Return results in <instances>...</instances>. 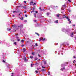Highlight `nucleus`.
Wrapping results in <instances>:
<instances>
[{
	"label": "nucleus",
	"instance_id": "nucleus-56",
	"mask_svg": "<svg viewBox=\"0 0 76 76\" xmlns=\"http://www.w3.org/2000/svg\"><path fill=\"white\" fill-rule=\"evenodd\" d=\"M36 60H38V58H36L35 59Z\"/></svg>",
	"mask_w": 76,
	"mask_h": 76
},
{
	"label": "nucleus",
	"instance_id": "nucleus-33",
	"mask_svg": "<svg viewBox=\"0 0 76 76\" xmlns=\"http://www.w3.org/2000/svg\"><path fill=\"white\" fill-rule=\"evenodd\" d=\"M38 56H39V57H41V55H40L39 54H38Z\"/></svg>",
	"mask_w": 76,
	"mask_h": 76
},
{
	"label": "nucleus",
	"instance_id": "nucleus-47",
	"mask_svg": "<svg viewBox=\"0 0 76 76\" xmlns=\"http://www.w3.org/2000/svg\"><path fill=\"white\" fill-rule=\"evenodd\" d=\"M50 6H48V9H49V10H50Z\"/></svg>",
	"mask_w": 76,
	"mask_h": 76
},
{
	"label": "nucleus",
	"instance_id": "nucleus-2",
	"mask_svg": "<svg viewBox=\"0 0 76 76\" xmlns=\"http://www.w3.org/2000/svg\"><path fill=\"white\" fill-rule=\"evenodd\" d=\"M65 33L66 34H68V33H69V32H70V31H71V30L70 29H68L67 30H65Z\"/></svg>",
	"mask_w": 76,
	"mask_h": 76
},
{
	"label": "nucleus",
	"instance_id": "nucleus-24",
	"mask_svg": "<svg viewBox=\"0 0 76 76\" xmlns=\"http://www.w3.org/2000/svg\"><path fill=\"white\" fill-rule=\"evenodd\" d=\"M50 72H48V75L49 76H50V75H50Z\"/></svg>",
	"mask_w": 76,
	"mask_h": 76
},
{
	"label": "nucleus",
	"instance_id": "nucleus-48",
	"mask_svg": "<svg viewBox=\"0 0 76 76\" xmlns=\"http://www.w3.org/2000/svg\"><path fill=\"white\" fill-rule=\"evenodd\" d=\"M68 11L69 12H71V10H69Z\"/></svg>",
	"mask_w": 76,
	"mask_h": 76
},
{
	"label": "nucleus",
	"instance_id": "nucleus-60",
	"mask_svg": "<svg viewBox=\"0 0 76 76\" xmlns=\"http://www.w3.org/2000/svg\"><path fill=\"white\" fill-rule=\"evenodd\" d=\"M16 31L15 30L14 31V32H16Z\"/></svg>",
	"mask_w": 76,
	"mask_h": 76
},
{
	"label": "nucleus",
	"instance_id": "nucleus-17",
	"mask_svg": "<svg viewBox=\"0 0 76 76\" xmlns=\"http://www.w3.org/2000/svg\"><path fill=\"white\" fill-rule=\"evenodd\" d=\"M35 34H36V35H37L38 36H39V34L38 33H35Z\"/></svg>",
	"mask_w": 76,
	"mask_h": 76
},
{
	"label": "nucleus",
	"instance_id": "nucleus-7",
	"mask_svg": "<svg viewBox=\"0 0 76 76\" xmlns=\"http://www.w3.org/2000/svg\"><path fill=\"white\" fill-rule=\"evenodd\" d=\"M12 26L14 28H16L17 27L16 25H15V24H14V25Z\"/></svg>",
	"mask_w": 76,
	"mask_h": 76
},
{
	"label": "nucleus",
	"instance_id": "nucleus-51",
	"mask_svg": "<svg viewBox=\"0 0 76 76\" xmlns=\"http://www.w3.org/2000/svg\"><path fill=\"white\" fill-rule=\"evenodd\" d=\"M31 67H32V64H31Z\"/></svg>",
	"mask_w": 76,
	"mask_h": 76
},
{
	"label": "nucleus",
	"instance_id": "nucleus-49",
	"mask_svg": "<svg viewBox=\"0 0 76 76\" xmlns=\"http://www.w3.org/2000/svg\"><path fill=\"white\" fill-rule=\"evenodd\" d=\"M3 62H4V63H5V61H4V60H3Z\"/></svg>",
	"mask_w": 76,
	"mask_h": 76
},
{
	"label": "nucleus",
	"instance_id": "nucleus-12",
	"mask_svg": "<svg viewBox=\"0 0 76 76\" xmlns=\"http://www.w3.org/2000/svg\"><path fill=\"white\" fill-rule=\"evenodd\" d=\"M66 65H65L64 64H62L61 65V67H64L65 66H66Z\"/></svg>",
	"mask_w": 76,
	"mask_h": 76
},
{
	"label": "nucleus",
	"instance_id": "nucleus-64",
	"mask_svg": "<svg viewBox=\"0 0 76 76\" xmlns=\"http://www.w3.org/2000/svg\"><path fill=\"white\" fill-rule=\"evenodd\" d=\"M34 21V22H37V20H35Z\"/></svg>",
	"mask_w": 76,
	"mask_h": 76
},
{
	"label": "nucleus",
	"instance_id": "nucleus-9",
	"mask_svg": "<svg viewBox=\"0 0 76 76\" xmlns=\"http://www.w3.org/2000/svg\"><path fill=\"white\" fill-rule=\"evenodd\" d=\"M67 43H63L62 44V45H63V46L67 45Z\"/></svg>",
	"mask_w": 76,
	"mask_h": 76
},
{
	"label": "nucleus",
	"instance_id": "nucleus-30",
	"mask_svg": "<svg viewBox=\"0 0 76 76\" xmlns=\"http://www.w3.org/2000/svg\"><path fill=\"white\" fill-rule=\"evenodd\" d=\"M39 9L41 11H42L43 10L41 9V7L39 8Z\"/></svg>",
	"mask_w": 76,
	"mask_h": 76
},
{
	"label": "nucleus",
	"instance_id": "nucleus-4",
	"mask_svg": "<svg viewBox=\"0 0 76 76\" xmlns=\"http://www.w3.org/2000/svg\"><path fill=\"white\" fill-rule=\"evenodd\" d=\"M45 39V38H44L43 39V38H41L39 40V41H41V40H42V41H44Z\"/></svg>",
	"mask_w": 76,
	"mask_h": 76
},
{
	"label": "nucleus",
	"instance_id": "nucleus-5",
	"mask_svg": "<svg viewBox=\"0 0 76 76\" xmlns=\"http://www.w3.org/2000/svg\"><path fill=\"white\" fill-rule=\"evenodd\" d=\"M23 24H21L20 26H18V28H23Z\"/></svg>",
	"mask_w": 76,
	"mask_h": 76
},
{
	"label": "nucleus",
	"instance_id": "nucleus-37",
	"mask_svg": "<svg viewBox=\"0 0 76 76\" xmlns=\"http://www.w3.org/2000/svg\"><path fill=\"white\" fill-rule=\"evenodd\" d=\"M35 9V7H34L33 9L34 10Z\"/></svg>",
	"mask_w": 76,
	"mask_h": 76
},
{
	"label": "nucleus",
	"instance_id": "nucleus-61",
	"mask_svg": "<svg viewBox=\"0 0 76 76\" xmlns=\"http://www.w3.org/2000/svg\"><path fill=\"white\" fill-rule=\"evenodd\" d=\"M17 7H20V6H17Z\"/></svg>",
	"mask_w": 76,
	"mask_h": 76
},
{
	"label": "nucleus",
	"instance_id": "nucleus-44",
	"mask_svg": "<svg viewBox=\"0 0 76 76\" xmlns=\"http://www.w3.org/2000/svg\"><path fill=\"white\" fill-rule=\"evenodd\" d=\"M76 62V61L75 60H74V61H73V63H75Z\"/></svg>",
	"mask_w": 76,
	"mask_h": 76
},
{
	"label": "nucleus",
	"instance_id": "nucleus-54",
	"mask_svg": "<svg viewBox=\"0 0 76 76\" xmlns=\"http://www.w3.org/2000/svg\"><path fill=\"white\" fill-rule=\"evenodd\" d=\"M73 26H75V24L73 25Z\"/></svg>",
	"mask_w": 76,
	"mask_h": 76
},
{
	"label": "nucleus",
	"instance_id": "nucleus-6",
	"mask_svg": "<svg viewBox=\"0 0 76 76\" xmlns=\"http://www.w3.org/2000/svg\"><path fill=\"white\" fill-rule=\"evenodd\" d=\"M66 7V6L65 5H63L62 7V8L63 9H65Z\"/></svg>",
	"mask_w": 76,
	"mask_h": 76
},
{
	"label": "nucleus",
	"instance_id": "nucleus-45",
	"mask_svg": "<svg viewBox=\"0 0 76 76\" xmlns=\"http://www.w3.org/2000/svg\"><path fill=\"white\" fill-rule=\"evenodd\" d=\"M34 12H35L36 13H38V11H34Z\"/></svg>",
	"mask_w": 76,
	"mask_h": 76
},
{
	"label": "nucleus",
	"instance_id": "nucleus-58",
	"mask_svg": "<svg viewBox=\"0 0 76 76\" xmlns=\"http://www.w3.org/2000/svg\"><path fill=\"white\" fill-rule=\"evenodd\" d=\"M23 46H24V45H22V47H23Z\"/></svg>",
	"mask_w": 76,
	"mask_h": 76
},
{
	"label": "nucleus",
	"instance_id": "nucleus-46",
	"mask_svg": "<svg viewBox=\"0 0 76 76\" xmlns=\"http://www.w3.org/2000/svg\"><path fill=\"white\" fill-rule=\"evenodd\" d=\"M68 1H69V2H71V1H70V0H68Z\"/></svg>",
	"mask_w": 76,
	"mask_h": 76
},
{
	"label": "nucleus",
	"instance_id": "nucleus-28",
	"mask_svg": "<svg viewBox=\"0 0 76 76\" xmlns=\"http://www.w3.org/2000/svg\"><path fill=\"white\" fill-rule=\"evenodd\" d=\"M20 20H23V17H22L21 18H20Z\"/></svg>",
	"mask_w": 76,
	"mask_h": 76
},
{
	"label": "nucleus",
	"instance_id": "nucleus-57",
	"mask_svg": "<svg viewBox=\"0 0 76 76\" xmlns=\"http://www.w3.org/2000/svg\"><path fill=\"white\" fill-rule=\"evenodd\" d=\"M32 12H33L32 11H31V13H32Z\"/></svg>",
	"mask_w": 76,
	"mask_h": 76
},
{
	"label": "nucleus",
	"instance_id": "nucleus-63",
	"mask_svg": "<svg viewBox=\"0 0 76 76\" xmlns=\"http://www.w3.org/2000/svg\"><path fill=\"white\" fill-rule=\"evenodd\" d=\"M57 7H57V6H56V8H57Z\"/></svg>",
	"mask_w": 76,
	"mask_h": 76
},
{
	"label": "nucleus",
	"instance_id": "nucleus-29",
	"mask_svg": "<svg viewBox=\"0 0 76 76\" xmlns=\"http://www.w3.org/2000/svg\"><path fill=\"white\" fill-rule=\"evenodd\" d=\"M48 22H49V23H50V22H51V20H50V19H49Z\"/></svg>",
	"mask_w": 76,
	"mask_h": 76
},
{
	"label": "nucleus",
	"instance_id": "nucleus-32",
	"mask_svg": "<svg viewBox=\"0 0 76 76\" xmlns=\"http://www.w3.org/2000/svg\"><path fill=\"white\" fill-rule=\"evenodd\" d=\"M17 12L16 11H13V13H17Z\"/></svg>",
	"mask_w": 76,
	"mask_h": 76
},
{
	"label": "nucleus",
	"instance_id": "nucleus-1",
	"mask_svg": "<svg viewBox=\"0 0 76 76\" xmlns=\"http://www.w3.org/2000/svg\"><path fill=\"white\" fill-rule=\"evenodd\" d=\"M63 18H66V19L68 21H69V23H71L72 22L70 21V19L68 17H66V15H64L63 16Z\"/></svg>",
	"mask_w": 76,
	"mask_h": 76
},
{
	"label": "nucleus",
	"instance_id": "nucleus-26",
	"mask_svg": "<svg viewBox=\"0 0 76 76\" xmlns=\"http://www.w3.org/2000/svg\"><path fill=\"white\" fill-rule=\"evenodd\" d=\"M44 64H46L47 63L46 61H44Z\"/></svg>",
	"mask_w": 76,
	"mask_h": 76
},
{
	"label": "nucleus",
	"instance_id": "nucleus-11",
	"mask_svg": "<svg viewBox=\"0 0 76 76\" xmlns=\"http://www.w3.org/2000/svg\"><path fill=\"white\" fill-rule=\"evenodd\" d=\"M51 15V13H50V12L48 13V16H49V17H51V15Z\"/></svg>",
	"mask_w": 76,
	"mask_h": 76
},
{
	"label": "nucleus",
	"instance_id": "nucleus-59",
	"mask_svg": "<svg viewBox=\"0 0 76 76\" xmlns=\"http://www.w3.org/2000/svg\"><path fill=\"white\" fill-rule=\"evenodd\" d=\"M69 45V44L67 43V45Z\"/></svg>",
	"mask_w": 76,
	"mask_h": 76
},
{
	"label": "nucleus",
	"instance_id": "nucleus-42",
	"mask_svg": "<svg viewBox=\"0 0 76 76\" xmlns=\"http://www.w3.org/2000/svg\"><path fill=\"white\" fill-rule=\"evenodd\" d=\"M25 17H28V15H25Z\"/></svg>",
	"mask_w": 76,
	"mask_h": 76
},
{
	"label": "nucleus",
	"instance_id": "nucleus-25",
	"mask_svg": "<svg viewBox=\"0 0 76 76\" xmlns=\"http://www.w3.org/2000/svg\"><path fill=\"white\" fill-rule=\"evenodd\" d=\"M35 72H36V74H37V73H38V71H35Z\"/></svg>",
	"mask_w": 76,
	"mask_h": 76
},
{
	"label": "nucleus",
	"instance_id": "nucleus-3",
	"mask_svg": "<svg viewBox=\"0 0 76 76\" xmlns=\"http://www.w3.org/2000/svg\"><path fill=\"white\" fill-rule=\"evenodd\" d=\"M60 14H56L55 15V16H56V17L58 19H61V18H60V17L59 16H60Z\"/></svg>",
	"mask_w": 76,
	"mask_h": 76
},
{
	"label": "nucleus",
	"instance_id": "nucleus-20",
	"mask_svg": "<svg viewBox=\"0 0 76 76\" xmlns=\"http://www.w3.org/2000/svg\"><path fill=\"white\" fill-rule=\"evenodd\" d=\"M32 54L33 56H34L35 55V52H33L32 53Z\"/></svg>",
	"mask_w": 76,
	"mask_h": 76
},
{
	"label": "nucleus",
	"instance_id": "nucleus-16",
	"mask_svg": "<svg viewBox=\"0 0 76 76\" xmlns=\"http://www.w3.org/2000/svg\"><path fill=\"white\" fill-rule=\"evenodd\" d=\"M23 52H25V51H26V49H25V48H24L23 49Z\"/></svg>",
	"mask_w": 76,
	"mask_h": 76
},
{
	"label": "nucleus",
	"instance_id": "nucleus-52",
	"mask_svg": "<svg viewBox=\"0 0 76 76\" xmlns=\"http://www.w3.org/2000/svg\"><path fill=\"white\" fill-rule=\"evenodd\" d=\"M12 17H15V15H12Z\"/></svg>",
	"mask_w": 76,
	"mask_h": 76
},
{
	"label": "nucleus",
	"instance_id": "nucleus-50",
	"mask_svg": "<svg viewBox=\"0 0 76 76\" xmlns=\"http://www.w3.org/2000/svg\"><path fill=\"white\" fill-rule=\"evenodd\" d=\"M76 57H75V56H74V58H76Z\"/></svg>",
	"mask_w": 76,
	"mask_h": 76
},
{
	"label": "nucleus",
	"instance_id": "nucleus-19",
	"mask_svg": "<svg viewBox=\"0 0 76 76\" xmlns=\"http://www.w3.org/2000/svg\"><path fill=\"white\" fill-rule=\"evenodd\" d=\"M61 69V70H62V71H63V69H64V70H65V68H64V67L63 69Z\"/></svg>",
	"mask_w": 76,
	"mask_h": 76
},
{
	"label": "nucleus",
	"instance_id": "nucleus-27",
	"mask_svg": "<svg viewBox=\"0 0 76 76\" xmlns=\"http://www.w3.org/2000/svg\"><path fill=\"white\" fill-rule=\"evenodd\" d=\"M35 45H36V46H38V43H36Z\"/></svg>",
	"mask_w": 76,
	"mask_h": 76
},
{
	"label": "nucleus",
	"instance_id": "nucleus-13",
	"mask_svg": "<svg viewBox=\"0 0 76 76\" xmlns=\"http://www.w3.org/2000/svg\"><path fill=\"white\" fill-rule=\"evenodd\" d=\"M64 30H65V28H62V31H64Z\"/></svg>",
	"mask_w": 76,
	"mask_h": 76
},
{
	"label": "nucleus",
	"instance_id": "nucleus-10",
	"mask_svg": "<svg viewBox=\"0 0 76 76\" xmlns=\"http://www.w3.org/2000/svg\"><path fill=\"white\" fill-rule=\"evenodd\" d=\"M50 7L52 9H54V7H55V6L54 5H51Z\"/></svg>",
	"mask_w": 76,
	"mask_h": 76
},
{
	"label": "nucleus",
	"instance_id": "nucleus-39",
	"mask_svg": "<svg viewBox=\"0 0 76 76\" xmlns=\"http://www.w3.org/2000/svg\"><path fill=\"white\" fill-rule=\"evenodd\" d=\"M23 2L24 3H26V1H23Z\"/></svg>",
	"mask_w": 76,
	"mask_h": 76
},
{
	"label": "nucleus",
	"instance_id": "nucleus-15",
	"mask_svg": "<svg viewBox=\"0 0 76 76\" xmlns=\"http://www.w3.org/2000/svg\"><path fill=\"white\" fill-rule=\"evenodd\" d=\"M54 22V23H58V20H56V21H55Z\"/></svg>",
	"mask_w": 76,
	"mask_h": 76
},
{
	"label": "nucleus",
	"instance_id": "nucleus-40",
	"mask_svg": "<svg viewBox=\"0 0 76 76\" xmlns=\"http://www.w3.org/2000/svg\"><path fill=\"white\" fill-rule=\"evenodd\" d=\"M21 42H24V40H21Z\"/></svg>",
	"mask_w": 76,
	"mask_h": 76
},
{
	"label": "nucleus",
	"instance_id": "nucleus-34",
	"mask_svg": "<svg viewBox=\"0 0 76 76\" xmlns=\"http://www.w3.org/2000/svg\"><path fill=\"white\" fill-rule=\"evenodd\" d=\"M34 5H36V3H34V4H33V6H34Z\"/></svg>",
	"mask_w": 76,
	"mask_h": 76
},
{
	"label": "nucleus",
	"instance_id": "nucleus-43",
	"mask_svg": "<svg viewBox=\"0 0 76 76\" xmlns=\"http://www.w3.org/2000/svg\"><path fill=\"white\" fill-rule=\"evenodd\" d=\"M33 12H34V10L33 9H32L31 10Z\"/></svg>",
	"mask_w": 76,
	"mask_h": 76
},
{
	"label": "nucleus",
	"instance_id": "nucleus-41",
	"mask_svg": "<svg viewBox=\"0 0 76 76\" xmlns=\"http://www.w3.org/2000/svg\"><path fill=\"white\" fill-rule=\"evenodd\" d=\"M23 8H24V9H26V6H23Z\"/></svg>",
	"mask_w": 76,
	"mask_h": 76
},
{
	"label": "nucleus",
	"instance_id": "nucleus-14",
	"mask_svg": "<svg viewBox=\"0 0 76 76\" xmlns=\"http://www.w3.org/2000/svg\"><path fill=\"white\" fill-rule=\"evenodd\" d=\"M33 3H34L33 1H31L30 2V5H32V4H33Z\"/></svg>",
	"mask_w": 76,
	"mask_h": 76
},
{
	"label": "nucleus",
	"instance_id": "nucleus-35",
	"mask_svg": "<svg viewBox=\"0 0 76 76\" xmlns=\"http://www.w3.org/2000/svg\"><path fill=\"white\" fill-rule=\"evenodd\" d=\"M25 61H26V57L24 58Z\"/></svg>",
	"mask_w": 76,
	"mask_h": 76
},
{
	"label": "nucleus",
	"instance_id": "nucleus-31",
	"mask_svg": "<svg viewBox=\"0 0 76 76\" xmlns=\"http://www.w3.org/2000/svg\"><path fill=\"white\" fill-rule=\"evenodd\" d=\"M42 69H45V67L43 66H42Z\"/></svg>",
	"mask_w": 76,
	"mask_h": 76
},
{
	"label": "nucleus",
	"instance_id": "nucleus-23",
	"mask_svg": "<svg viewBox=\"0 0 76 76\" xmlns=\"http://www.w3.org/2000/svg\"><path fill=\"white\" fill-rule=\"evenodd\" d=\"M34 17H35V18H37V17L36 16V14H34Z\"/></svg>",
	"mask_w": 76,
	"mask_h": 76
},
{
	"label": "nucleus",
	"instance_id": "nucleus-53",
	"mask_svg": "<svg viewBox=\"0 0 76 76\" xmlns=\"http://www.w3.org/2000/svg\"><path fill=\"white\" fill-rule=\"evenodd\" d=\"M24 13H26V11H24Z\"/></svg>",
	"mask_w": 76,
	"mask_h": 76
},
{
	"label": "nucleus",
	"instance_id": "nucleus-21",
	"mask_svg": "<svg viewBox=\"0 0 76 76\" xmlns=\"http://www.w3.org/2000/svg\"><path fill=\"white\" fill-rule=\"evenodd\" d=\"M44 71H45V70L44 69H41V71L42 72H44Z\"/></svg>",
	"mask_w": 76,
	"mask_h": 76
},
{
	"label": "nucleus",
	"instance_id": "nucleus-36",
	"mask_svg": "<svg viewBox=\"0 0 76 76\" xmlns=\"http://www.w3.org/2000/svg\"><path fill=\"white\" fill-rule=\"evenodd\" d=\"M33 56H30V58H31V59H32V58H33Z\"/></svg>",
	"mask_w": 76,
	"mask_h": 76
},
{
	"label": "nucleus",
	"instance_id": "nucleus-18",
	"mask_svg": "<svg viewBox=\"0 0 76 76\" xmlns=\"http://www.w3.org/2000/svg\"><path fill=\"white\" fill-rule=\"evenodd\" d=\"M38 17L39 18H41V14L39 15V17L38 16Z\"/></svg>",
	"mask_w": 76,
	"mask_h": 76
},
{
	"label": "nucleus",
	"instance_id": "nucleus-8",
	"mask_svg": "<svg viewBox=\"0 0 76 76\" xmlns=\"http://www.w3.org/2000/svg\"><path fill=\"white\" fill-rule=\"evenodd\" d=\"M74 37V36L73 35V33L72 32L71 35V37Z\"/></svg>",
	"mask_w": 76,
	"mask_h": 76
},
{
	"label": "nucleus",
	"instance_id": "nucleus-38",
	"mask_svg": "<svg viewBox=\"0 0 76 76\" xmlns=\"http://www.w3.org/2000/svg\"><path fill=\"white\" fill-rule=\"evenodd\" d=\"M17 41H20V39H17Z\"/></svg>",
	"mask_w": 76,
	"mask_h": 76
},
{
	"label": "nucleus",
	"instance_id": "nucleus-55",
	"mask_svg": "<svg viewBox=\"0 0 76 76\" xmlns=\"http://www.w3.org/2000/svg\"><path fill=\"white\" fill-rule=\"evenodd\" d=\"M10 30H11V29L10 28L9 29H8V31H10Z\"/></svg>",
	"mask_w": 76,
	"mask_h": 76
},
{
	"label": "nucleus",
	"instance_id": "nucleus-22",
	"mask_svg": "<svg viewBox=\"0 0 76 76\" xmlns=\"http://www.w3.org/2000/svg\"><path fill=\"white\" fill-rule=\"evenodd\" d=\"M14 44H15V45H17V43H16V42H14Z\"/></svg>",
	"mask_w": 76,
	"mask_h": 76
},
{
	"label": "nucleus",
	"instance_id": "nucleus-62",
	"mask_svg": "<svg viewBox=\"0 0 76 76\" xmlns=\"http://www.w3.org/2000/svg\"><path fill=\"white\" fill-rule=\"evenodd\" d=\"M18 15H19V16H20V14H19Z\"/></svg>",
	"mask_w": 76,
	"mask_h": 76
}]
</instances>
